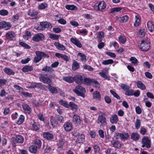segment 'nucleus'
<instances>
[{
    "mask_svg": "<svg viewBox=\"0 0 154 154\" xmlns=\"http://www.w3.org/2000/svg\"><path fill=\"white\" fill-rule=\"evenodd\" d=\"M50 121L51 125L53 127H55L58 125L59 123L63 122L64 119L63 116L56 114L54 116L51 117Z\"/></svg>",
    "mask_w": 154,
    "mask_h": 154,
    "instance_id": "1",
    "label": "nucleus"
},
{
    "mask_svg": "<svg viewBox=\"0 0 154 154\" xmlns=\"http://www.w3.org/2000/svg\"><path fill=\"white\" fill-rule=\"evenodd\" d=\"M51 75L42 72L40 74L39 79L41 82L48 85L49 84H52V80L51 79Z\"/></svg>",
    "mask_w": 154,
    "mask_h": 154,
    "instance_id": "2",
    "label": "nucleus"
},
{
    "mask_svg": "<svg viewBox=\"0 0 154 154\" xmlns=\"http://www.w3.org/2000/svg\"><path fill=\"white\" fill-rule=\"evenodd\" d=\"M73 91L78 96H81L83 97H85V94L86 92L85 88L80 85L76 86Z\"/></svg>",
    "mask_w": 154,
    "mask_h": 154,
    "instance_id": "3",
    "label": "nucleus"
},
{
    "mask_svg": "<svg viewBox=\"0 0 154 154\" xmlns=\"http://www.w3.org/2000/svg\"><path fill=\"white\" fill-rule=\"evenodd\" d=\"M24 140V137L21 135H16L11 138V144L14 147L17 146V143H22Z\"/></svg>",
    "mask_w": 154,
    "mask_h": 154,
    "instance_id": "4",
    "label": "nucleus"
},
{
    "mask_svg": "<svg viewBox=\"0 0 154 154\" xmlns=\"http://www.w3.org/2000/svg\"><path fill=\"white\" fill-rule=\"evenodd\" d=\"M100 114L97 119V123L102 126H104L107 124L106 115L103 112H100Z\"/></svg>",
    "mask_w": 154,
    "mask_h": 154,
    "instance_id": "5",
    "label": "nucleus"
},
{
    "mask_svg": "<svg viewBox=\"0 0 154 154\" xmlns=\"http://www.w3.org/2000/svg\"><path fill=\"white\" fill-rule=\"evenodd\" d=\"M139 48L142 51H148L150 48V43L148 40H142L139 44Z\"/></svg>",
    "mask_w": 154,
    "mask_h": 154,
    "instance_id": "6",
    "label": "nucleus"
},
{
    "mask_svg": "<svg viewBox=\"0 0 154 154\" xmlns=\"http://www.w3.org/2000/svg\"><path fill=\"white\" fill-rule=\"evenodd\" d=\"M141 144L142 147L149 148L151 147V141L147 136H144L142 139Z\"/></svg>",
    "mask_w": 154,
    "mask_h": 154,
    "instance_id": "7",
    "label": "nucleus"
},
{
    "mask_svg": "<svg viewBox=\"0 0 154 154\" xmlns=\"http://www.w3.org/2000/svg\"><path fill=\"white\" fill-rule=\"evenodd\" d=\"M129 137V134L128 133H120L116 132L114 135V137L116 139H120L121 140H127Z\"/></svg>",
    "mask_w": 154,
    "mask_h": 154,
    "instance_id": "8",
    "label": "nucleus"
},
{
    "mask_svg": "<svg viewBox=\"0 0 154 154\" xmlns=\"http://www.w3.org/2000/svg\"><path fill=\"white\" fill-rule=\"evenodd\" d=\"M106 6V3L103 1L97 2L93 6L94 9L96 10L101 11L105 9Z\"/></svg>",
    "mask_w": 154,
    "mask_h": 154,
    "instance_id": "9",
    "label": "nucleus"
},
{
    "mask_svg": "<svg viewBox=\"0 0 154 154\" xmlns=\"http://www.w3.org/2000/svg\"><path fill=\"white\" fill-rule=\"evenodd\" d=\"M11 24L9 22L6 21L0 22V29H3L5 30L9 29L11 27Z\"/></svg>",
    "mask_w": 154,
    "mask_h": 154,
    "instance_id": "10",
    "label": "nucleus"
},
{
    "mask_svg": "<svg viewBox=\"0 0 154 154\" xmlns=\"http://www.w3.org/2000/svg\"><path fill=\"white\" fill-rule=\"evenodd\" d=\"M72 116V121L75 125H80L81 124V119L79 116L75 113Z\"/></svg>",
    "mask_w": 154,
    "mask_h": 154,
    "instance_id": "11",
    "label": "nucleus"
},
{
    "mask_svg": "<svg viewBox=\"0 0 154 154\" xmlns=\"http://www.w3.org/2000/svg\"><path fill=\"white\" fill-rule=\"evenodd\" d=\"M83 78L84 76L80 75H76L74 77V81L78 85H82Z\"/></svg>",
    "mask_w": 154,
    "mask_h": 154,
    "instance_id": "12",
    "label": "nucleus"
},
{
    "mask_svg": "<svg viewBox=\"0 0 154 154\" xmlns=\"http://www.w3.org/2000/svg\"><path fill=\"white\" fill-rule=\"evenodd\" d=\"M68 108H70L71 110H72L73 111V113L74 114L78 110L79 108L78 105L74 102H70Z\"/></svg>",
    "mask_w": 154,
    "mask_h": 154,
    "instance_id": "13",
    "label": "nucleus"
},
{
    "mask_svg": "<svg viewBox=\"0 0 154 154\" xmlns=\"http://www.w3.org/2000/svg\"><path fill=\"white\" fill-rule=\"evenodd\" d=\"M63 126L65 130L67 132L70 131L73 129L72 123L71 122H65Z\"/></svg>",
    "mask_w": 154,
    "mask_h": 154,
    "instance_id": "14",
    "label": "nucleus"
},
{
    "mask_svg": "<svg viewBox=\"0 0 154 154\" xmlns=\"http://www.w3.org/2000/svg\"><path fill=\"white\" fill-rule=\"evenodd\" d=\"M43 137L45 140H48L52 141L54 138L53 134L48 132H44Z\"/></svg>",
    "mask_w": 154,
    "mask_h": 154,
    "instance_id": "15",
    "label": "nucleus"
},
{
    "mask_svg": "<svg viewBox=\"0 0 154 154\" xmlns=\"http://www.w3.org/2000/svg\"><path fill=\"white\" fill-rule=\"evenodd\" d=\"M44 35L41 33L35 34L32 38L33 41L35 42H38L43 40L44 38Z\"/></svg>",
    "mask_w": 154,
    "mask_h": 154,
    "instance_id": "16",
    "label": "nucleus"
},
{
    "mask_svg": "<svg viewBox=\"0 0 154 154\" xmlns=\"http://www.w3.org/2000/svg\"><path fill=\"white\" fill-rule=\"evenodd\" d=\"M70 40L73 44L76 45L79 48L82 47V44L77 38H71Z\"/></svg>",
    "mask_w": 154,
    "mask_h": 154,
    "instance_id": "17",
    "label": "nucleus"
},
{
    "mask_svg": "<svg viewBox=\"0 0 154 154\" xmlns=\"http://www.w3.org/2000/svg\"><path fill=\"white\" fill-rule=\"evenodd\" d=\"M70 40L73 44L76 45L79 48L82 47V44L77 38H71Z\"/></svg>",
    "mask_w": 154,
    "mask_h": 154,
    "instance_id": "18",
    "label": "nucleus"
},
{
    "mask_svg": "<svg viewBox=\"0 0 154 154\" xmlns=\"http://www.w3.org/2000/svg\"><path fill=\"white\" fill-rule=\"evenodd\" d=\"M23 110L26 115H29L32 112V109L27 104L22 106Z\"/></svg>",
    "mask_w": 154,
    "mask_h": 154,
    "instance_id": "19",
    "label": "nucleus"
},
{
    "mask_svg": "<svg viewBox=\"0 0 154 154\" xmlns=\"http://www.w3.org/2000/svg\"><path fill=\"white\" fill-rule=\"evenodd\" d=\"M41 125L38 122H34L32 124L31 129L33 131H38L40 130Z\"/></svg>",
    "mask_w": 154,
    "mask_h": 154,
    "instance_id": "20",
    "label": "nucleus"
},
{
    "mask_svg": "<svg viewBox=\"0 0 154 154\" xmlns=\"http://www.w3.org/2000/svg\"><path fill=\"white\" fill-rule=\"evenodd\" d=\"M15 36V33L12 31L8 32L6 33L5 35L6 38L10 40H12Z\"/></svg>",
    "mask_w": 154,
    "mask_h": 154,
    "instance_id": "21",
    "label": "nucleus"
},
{
    "mask_svg": "<svg viewBox=\"0 0 154 154\" xmlns=\"http://www.w3.org/2000/svg\"><path fill=\"white\" fill-rule=\"evenodd\" d=\"M93 99H96L99 101L101 99V97L100 92L97 91H95L93 93Z\"/></svg>",
    "mask_w": 154,
    "mask_h": 154,
    "instance_id": "22",
    "label": "nucleus"
},
{
    "mask_svg": "<svg viewBox=\"0 0 154 154\" xmlns=\"http://www.w3.org/2000/svg\"><path fill=\"white\" fill-rule=\"evenodd\" d=\"M35 54L37 58H42V57L48 58L50 56L47 54L43 52L40 51H36L35 52Z\"/></svg>",
    "mask_w": 154,
    "mask_h": 154,
    "instance_id": "23",
    "label": "nucleus"
},
{
    "mask_svg": "<svg viewBox=\"0 0 154 154\" xmlns=\"http://www.w3.org/2000/svg\"><path fill=\"white\" fill-rule=\"evenodd\" d=\"M85 136L84 134H82L78 136L76 142L77 143H83L85 141Z\"/></svg>",
    "mask_w": 154,
    "mask_h": 154,
    "instance_id": "24",
    "label": "nucleus"
},
{
    "mask_svg": "<svg viewBox=\"0 0 154 154\" xmlns=\"http://www.w3.org/2000/svg\"><path fill=\"white\" fill-rule=\"evenodd\" d=\"M51 84H49L48 85V89L49 91L52 94H57L58 90L57 88L51 85Z\"/></svg>",
    "mask_w": 154,
    "mask_h": 154,
    "instance_id": "25",
    "label": "nucleus"
},
{
    "mask_svg": "<svg viewBox=\"0 0 154 154\" xmlns=\"http://www.w3.org/2000/svg\"><path fill=\"white\" fill-rule=\"evenodd\" d=\"M140 138V134L137 132H133L131 135V138L134 141L138 140Z\"/></svg>",
    "mask_w": 154,
    "mask_h": 154,
    "instance_id": "26",
    "label": "nucleus"
},
{
    "mask_svg": "<svg viewBox=\"0 0 154 154\" xmlns=\"http://www.w3.org/2000/svg\"><path fill=\"white\" fill-rule=\"evenodd\" d=\"M119 121V118L116 114L112 115L110 118V122L112 124H116Z\"/></svg>",
    "mask_w": 154,
    "mask_h": 154,
    "instance_id": "27",
    "label": "nucleus"
},
{
    "mask_svg": "<svg viewBox=\"0 0 154 154\" xmlns=\"http://www.w3.org/2000/svg\"><path fill=\"white\" fill-rule=\"evenodd\" d=\"M91 79H92L87 78L86 76H84L82 84L87 86H90L91 85Z\"/></svg>",
    "mask_w": 154,
    "mask_h": 154,
    "instance_id": "28",
    "label": "nucleus"
},
{
    "mask_svg": "<svg viewBox=\"0 0 154 154\" xmlns=\"http://www.w3.org/2000/svg\"><path fill=\"white\" fill-rule=\"evenodd\" d=\"M140 23V17L139 15L135 16L134 26L135 27L138 26Z\"/></svg>",
    "mask_w": 154,
    "mask_h": 154,
    "instance_id": "29",
    "label": "nucleus"
},
{
    "mask_svg": "<svg viewBox=\"0 0 154 154\" xmlns=\"http://www.w3.org/2000/svg\"><path fill=\"white\" fill-rule=\"evenodd\" d=\"M146 34L145 30L144 29H140L137 33V36L140 38L144 37Z\"/></svg>",
    "mask_w": 154,
    "mask_h": 154,
    "instance_id": "30",
    "label": "nucleus"
},
{
    "mask_svg": "<svg viewBox=\"0 0 154 154\" xmlns=\"http://www.w3.org/2000/svg\"><path fill=\"white\" fill-rule=\"evenodd\" d=\"M147 26L148 29L151 32L154 31V24L150 21H148L147 23Z\"/></svg>",
    "mask_w": 154,
    "mask_h": 154,
    "instance_id": "31",
    "label": "nucleus"
},
{
    "mask_svg": "<svg viewBox=\"0 0 154 154\" xmlns=\"http://www.w3.org/2000/svg\"><path fill=\"white\" fill-rule=\"evenodd\" d=\"M38 13V11L33 9H30L27 12L28 15L31 17L35 16L37 15Z\"/></svg>",
    "mask_w": 154,
    "mask_h": 154,
    "instance_id": "32",
    "label": "nucleus"
},
{
    "mask_svg": "<svg viewBox=\"0 0 154 154\" xmlns=\"http://www.w3.org/2000/svg\"><path fill=\"white\" fill-rule=\"evenodd\" d=\"M33 145L35 146L38 149L41 148L42 145L41 141L38 139H35L33 142Z\"/></svg>",
    "mask_w": 154,
    "mask_h": 154,
    "instance_id": "33",
    "label": "nucleus"
},
{
    "mask_svg": "<svg viewBox=\"0 0 154 154\" xmlns=\"http://www.w3.org/2000/svg\"><path fill=\"white\" fill-rule=\"evenodd\" d=\"M63 79L69 83H72L74 82V77H73L71 76H66L63 77Z\"/></svg>",
    "mask_w": 154,
    "mask_h": 154,
    "instance_id": "34",
    "label": "nucleus"
},
{
    "mask_svg": "<svg viewBox=\"0 0 154 154\" xmlns=\"http://www.w3.org/2000/svg\"><path fill=\"white\" fill-rule=\"evenodd\" d=\"M55 46L59 50L64 51L66 50V47L63 45L58 42H55L54 44Z\"/></svg>",
    "mask_w": 154,
    "mask_h": 154,
    "instance_id": "35",
    "label": "nucleus"
},
{
    "mask_svg": "<svg viewBox=\"0 0 154 154\" xmlns=\"http://www.w3.org/2000/svg\"><path fill=\"white\" fill-rule=\"evenodd\" d=\"M42 70L45 72H52L54 71L52 67L47 66H46L43 67L42 69Z\"/></svg>",
    "mask_w": 154,
    "mask_h": 154,
    "instance_id": "36",
    "label": "nucleus"
},
{
    "mask_svg": "<svg viewBox=\"0 0 154 154\" xmlns=\"http://www.w3.org/2000/svg\"><path fill=\"white\" fill-rule=\"evenodd\" d=\"M33 69V67L32 66L26 65L24 66L22 69V71L23 72L31 71Z\"/></svg>",
    "mask_w": 154,
    "mask_h": 154,
    "instance_id": "37",
    "label": "nucleus"
},
{
    "mask_svg": "<svg viewBox=\"0 0 154 154\" xmlns=\"http://www.w3.org/2000/svg\"><path fill=\"white\" fill-rule=\"evenodd\" d=\"M38 149L35 146L33 145L29 146V151L32 153L35 154L37 152Z\"/></svg>",
    "mask_w": 154,
    "mask_h": 154,
    "instance_id": "38",
    "label": "nucleus"
},
{
    "mask_svg": "<svg viewBox=\"0 0 154 154\" xmlns=\"http://www.w3.org/2000/svg\"><path fill=\"white\" fill-rule=\"evenodd\" d=\"M136 85L137 87L141 90H144L146 89L145 85L141 81H137L136 83Z\"/></svg>",
    "mask_w": 154,
    "mask_h": 154,
    "instance_id": "39",
    "label": "nucleus"
},
{
    "mask_svg": "<svg viewBox=\"0 0 154 154\" xmlns=\"http://www.w3.org/2000/svg\"><path fill=\"white\" fill-rule=\"evenodd\" d=\"M129 17L127 15H125L122 17L118 18V20L121 23H125L128 19Z\"/></svg>",
    "mask_w": 154,
    "mask_h": 154,
    "instance_id": "40",
    "label": "nucleus"
},
{
    "mask_svg": "<svg viewBox=\"0 0 154 154\" xmlns=\"http://www.w3.org/2000/svg\"><path fill=\"white\" fill-rule=\"evenodd\" d=\"M119 42L123 44H124L127 40L126 37L123 35H120L118 37Z\"/></svg>",
    "mask_w": 154,
    "mask_h": 154,
    "instance_id": "41",
    "label": "nucleus"
},
{
    "mask_svg": "<svg viewBox=\"0 0 154 154\" xmlns=\"http://www.w3.org/2000/svg\"><path fill=\"white\" fill-rule=\"evenodd\" d=\"M112 145L114 147L117 149H120L122 147L121 143L118 140L113 141Z\"/></svg>",
    "mask_w": 154,
    "mask_h": 154,
    "instance_id": "42",
    "label": "nucleus"
},
{
    "mask_svg": "<svg viewBox=\"0 0 154 154\" xmlns=\"http://www.w3.org/2000/svg\"><path fill=\"white\" fill-rule=\"evenodd\" d=\"M91 83V85H93L96 88L100 87V84L95 79H92Z\"/></svg>",
    "mask_w": 154,
    "mask_h": 154,
    "instance_id": "43",
    "label": "nucleus"
},
{
    "mask_svg": "<svg viewBox=\"0 0 154 154\" xmlns=\"http://www.w3.org/2000/svg\"><path fill=\"white\" fill-rule=\"evenodd\" d=\"M25 120V117L22 115H21L18 119V120L17 122V123L18 125H21L22 124Z\"/></svg>",
    "mask_w": 154,
    "mask_h": 154,
    "instance_id": "44",
    "label": "nucleus"
},
{
    "mask_svg": "<svg viewBox=\"0 0 154 154\" xmlns=\"http://www.w3.org/2000/svg\"><path fill=\"white\" fill-rule=\"evenodd\" d=\"M65 140L62 138L60 139L59 140L58 144L59 146L61 148L63 149L65 146Z\"/></svg>",
    "mask_w": 154,
    "mask_h": 154,
    "instance_id": "45",
    "label": "nucleus"
},
{
    "mask_svg": "<svg viewBox=\"0 0 154 154\" xmlns=\"http://www.w3.org/2000/svg\"><path fill=\"white\" fill-rule=\"evenodd\" d=\"M49 37L52 40H58L60 37V35L54 33L50 34L49 35Z\"/></svg>",
    "mask_w": 154,
    "mask_h": 154,
    "instance_id": "46",
    "label": "nucleus"
},
{
    "mask_svg": "<svg viewBox=\"0 0 154 154\" xmlns=\"http://www.w3.org/2000/svg\"><path fill=\"white\" fill-rule=\"evenodd\" d=\"M65 8L67 10H76L77 9V7L74 5H66L65 6Z\"/></svg>",
    "mask_w": 154,
    "mask_h": 154,
    "instance_id": "47",
    "label": "nucleus"
},
{
    "mask_svg": "<svg viewBox=\"0 0 154 154\" xmlns=\"http://www.w3.org/2000/svg\"><path fill=\"white\" fill-rule=\"evenodd\" d=\"M59 103L66 108H68L69 106V103L68 102L63 100H60L59 101Z\"/></svg>",
    "mask_w": 154,
    "mask_h": 154,
    "instance_id": "48",
    "label": "nucleus"
},
{
    "mask_svg": "<svg viewBox=\"0 0 154 154\" xmlns=\"http://www.w3.org/2000/svg\"><path fill=\"white\" fill-rule=\"evenodd\" d=\"M40 26L45 28H48L51 26V24L47 22H43L40 23Z\"/></svg>",
    "mask_w": 154,
    "mask_h": 154,
    "instance_id": "49",
    "label": "nucleus"
},
{
    "mask_svg": "<svg viewBox=\"0 0 154 154\" xmlns=\"http://www.w3.org/2000/svg\"><path fill=\"white\" fill-rule=\"evenodd\" d=\"M4 71L6 73L9 75H14L15 73L12 70L7 67L5 68Z\"/></svg>",
    "mask_w": 154,
    "mask_h": 154,
    "instance_id": "50",
    "label": "nucleus"
},
{
    "mask_svg": "<svg viewBox=\"0 0 154 154\" xmlns=\"http://www.w3.org/2000/svg\"><path fill=\"white\" fill-rule=\"evenodd\" d=\"M141 125V123L140 119H137L135 123V127L138 130L139 129Z\"/></svg>",
    "mask_w": 154,
    "mask_h": 154,
    "instance_id": "51",
    "label": "nucleus"
},
{
    "mask_svg": "<svg viewBox=\"0 0 154 154\" xmlns=\"http://www.w3.org/2000/svg\"><path fill=\"white\" fill-rule=\"evenodd\" d=\"M110 92L111 94L117 99L119 100L121 99V98L120 96L114 90H110Z\"/></svg>",
    "mask_w": 154,
    "mask_h": 154,
    "instance_id": "52",
    "label": "nucleus"
},
{
    "mask_svg": "<svg viewBox=\"0 0 154 154\" xmlns=\"http://www.w3.org/2000/svg\"><path fill=\"white\" fill-rule=\"evenodd\" d=\"M129 61L133 66H136L138 65V62L137 58H129Z\"/></svg>",
    "mask_w": 154,
    "mask_h": 154,
    "instance_id": "53",
    "label": "nucleus"
},
{
    "mask_svg": "<svg viewBox=\"0 0 154 154\" xmlns=\"http://www.w3.org/2000/svg\"><path fill=\"white\" fill-rule=\"evenodd\" d=\"M46 86L43 85L41 83H37V88L40 90H46Z\"/></svg>",
    "mask_w": 154,
    "mask_h": 154,
    "instance_id": "54",
    "label": "nucleus"
},
{
    "mask_svg": "<svg viewBox=\"0 0 154 154\" xmlns=\"http://www.w3.org/2000/svg\"><path fill=\"white\" fill-rule=\"evenodd\" d=\"M143 101L145 102L146 106L148 108H150L151 106L152 103L150 101L148 100L147 98H144Z\"/></svg>",
    "mask_w": 154,
    "mask_h": 154,
    "instance_id": "55",
    "label": "nucleus"
},
{
    "mask_svg": "<svg viewBox=\"0 0 154 154\" xmlns=\"http://www.w3.org/2000/svg\"><path fill=\"white\" fill-rule=\"evenodd\" d=\"M134 91L133 89H128L125 91V94L128 96H132L133 95V93Z\"/></svg>",
    "mask_w": 154,
    "mask_h": 154,
    "instance_id": "56",
    "label": "nucleus"
},
{
    "mask_svg": "<svg viewBox=\"0 0 154 154\" xmlns=\"http://www.w3.org/2000/svg\"><path fill=\"white\" fill-rule=\"evenodd\" d=\"M44 152L45 153H48L50 152L51 151V148L48 144L45 146H44Z\"/></svg>",
    "mask_w": 154,
    "mask_h": 154,
    "instance_id": "57",
    "label": "nucleus"
},
{
    "mask_svg": "<svg viewBox=\"0 0 154 154\" xmlns=\"http://www.w3.org/2000/svg\"><path fill=\"white\" fill-rule=\"evenodd\" d=\"M113 60L112 59H109L105 60H103L102 62V64L103 65H107L109 64H111L113 63Z\"/></svg>",
    "mask_w": 154,
    "mask_h": 154,
    "instance_id": "58",
    "label": "nucleus"
},
{
    "mask_svg": "<svg viewBox=\"0 0 154 154\" xmlns=\"http://www.w3.org/2000/svg\"><path fill=\"white\" fill-rule=\"evenodd\" d=\"M79 32L82 35L85 36L87 35L88 31L85 29H83L79 30Z\"/></svg>",
    "mask_w": 154,
    "mask_h": 154,
    "instance_id": "59",
    "label": "nucleus"
},
{
    "mask_svg": "<svg viewBox=\"0 0 154 154\" xmlns=\"http://www.w3.org/2000/svg\"><path fill=\"white\" fill-rule=\"evenodd\" d=\"M122 9L121 7H117L112 8L111 10V13L118 12L120 11Z\"/></svg>",
    "mask_w": 154,
    "mask_h": 154,
    "instance_id": "60",
    "label": "nucleus"
},
{
    "mask_svg": "<svg viewBox=\"0 0 154 154\" xmlns=\"http://www.w3.org/2000/svg\"><path fill=\"white\" fill-rule=\"evenodd\" d=\"M48 6V5L46 3H43L40 4L38 6V8L40 9H45Z\"/></svg>",
    "mask_w": 154,
    "mask_h": 154,
    "instance_id": "61",
    "label": "nucleus"
},
{
    "mask_svg": "<svg viewBox=\"0 0 154 154\" xmlns=\"http://www.w3.org/2000/svg\"><path fill=\"white\" fill-rule=\"evenodd\" d=\"M82 67L84 69L87 70L89 71H92L94 70V68L93 67L87 65H84Z\"/></svg>",
    "mask_w": 154,
    "mask_h": 154,
    "instance_id": "62",
    "label": "nucleus"
},
{
    "mask_svg": "<svg viewBox=\"0 0 154 154\" xmlns=\"http://www.w3.org/2000/svg\"><path fill=\"white\" fill-rule=\"evenodd\" d=\"M31 36V34L30 32L26 31L23 36V38L25 39L28 40L29 38Z\"/></svg>",
    "mask_w": 154,
    "mask_h": 154,
    "instance_id": "63",
    "label": "nucleus"
},
{
    "mask_svg": "<svg viewBox=\"0 0 154 154\" xmlns=\"http://www.w3.org/2000/svg\"><path fill=\"white\" fill-rule=\"evenodd\" d=\"M8 14V12L5 9L1 10L0 11V14L2 16L7 15Z\"/></svg>",
    "mask_w": 154,
    "mask_h": 154,
    "instance_id": "64",
    "label": "nucleus"
}]
</instances>
